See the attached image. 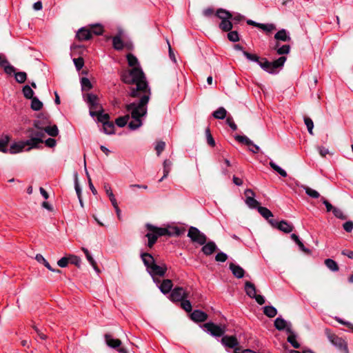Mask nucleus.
I'll list each match as a JSON object with an SVG mask.
<instances>
[{
    "label": "nucleus",
    "mask_w": 353,
    "mask_h": 353,
    "mask_svg": "<svg viewBox=\"0 0 353 353\" xmlns=\"http://www.w3.org/2000/svg\"><path fill=\"white\" fill-rule=\"evenodd\" d=\"M150 92L139 93L140 99L125 105L126 110L130 113L132 120L128 123V128L135 130L140 128L143 123L141 119L145 117L148 112L147 105L150 99Z\"/></svg>",
    "instance_id": "1"
},
{
    "label": "nucleus",
    "mask_w": 353,
    "mask_h": 353,
    "mask_svg": "<svg viewBox=\"0 0 353 353\" xmlns=\"http://www.w3.org/2000/svg\"><path fill=\"white\" fill-rule=\"evenodd\" d=\"M122 81L128 84H136V88L131 90L130 95L132 97L139 96V93L150 92L144 73L140 67H134L129 72L123 73Z\"/></svg>",
    "instance_id": "2"
},
{
    "label": "nucleus",
    "mask_w": 353,
    "mask_h": 353,
    "mask_svg": "<svg viewBox=\"0 0 353 353\" xmlns=\"http://www.w3.org/2000/svg\"><path fill=\"white\" fill-rule=\"evenodd\" d=\"M243 54L249 61L256 62L263 70L270 74L275 73L276 69L282 68L287 60L285 57L281 56L276 60L270 62L266 58H260L256 54L249 53L247 51H243Z\"/></svg>",
    "instance_id": "3"
},
{
    "label": "nucleus",
    "mask_w": 353,
    "mask_h": 353,
    "mask_svg": "<svg viewBox=\"0 0 353 353\" xmlns=\"http://www.w3.org/2000/svg\"><path fill=\"white\" fill-rule=\"evenodd\" d=\"M148 232L145 236L148 239V246L152 248L156 243L158 237L162 236H179L181 234V230L177 227H173L170 229L165 228L156 227L150 223L146 224Z\"/></svg>",
    "instance_id": "4"
},
{
    "label": "nucleus",
    "mask_w": 353,
    "mask_h": 353,
    "mask_svg": "<svg viewBox=\"0 0 353 353\" xmlns=\"http://www.w3.org/2000/svg\"><path fill=\"white\" fill-rule=\"evenodd\" d=\"M141 258L146 267L148 272L153 277L156 276H163L168 270L165 264L157 265L154 257L149 253L141 252Z\"/></svg>",
    "instance_id": "5"
},
{
    "label": "nucleus",
    "mask_w": 353,
    "mask_h": 353,
    "mask_svg": "<svg viewBox=\"0 0 353 353\" xmlns=\"http://www.w3.org/2000/svg\"><path fill=\"white\" fill-rule=\"evenodd\" d=\"M216 16L221 20L219 23V28L223 32H229L233 28L231 21L232 13L225 9L219 8L216 12Z\"/></svg>",
    "instance_id": "6"
},
{
    "label": "nucleus",
    "mask_w": 353,
    "mask_h": 353,
    "mask_svg": "<svg viewBox=\"0 0 353 353\" xmlns=\"http://www.w3.org/2000/svg\"><path fill=\"white\" fill-rule=\"evenodd\" d=\"M325 334L327 337L330 342L340 350L347 352V347L345 341L341 337H339L336 334L331 332L330 330L326 328L325 330Z\"/></svg>",
    "instance_id": "7"
},
{
    "label": "nucleus",
    "mask_w": 353,
    "mask_h": 353,
    "mask_svg": "<svg viewBox=\"0 0 353 353\" xmlns=\"http://www.w3.org/2000/svg\"><path fill=\"white\" fill-rule=\"evenodd\" d=\"M188 236L191 239L192 242L197 243L201 245H204L207 241L206 236L198 228L193 226H191L189 228Z\"/></svg>",
    "instance_id": "8"
},
{
    "label": "nucleus",
    "mask_w": 353,
    "mask_h": 353,
    "mask_svg": "<svg viewBox=\"0 0 353 353\" xmlns=\"http://www.w3.org/2000/svg\"><path fill=\"white\" fill-rule=\"evenodd\" d=\"M203 327L206 330V331L210 333L212 336L219 337L224 334L225 332V326H220L216 325L212 322L205 323L203 325Z\"/></svg>",
    "instance_id": "9"
},
{
    "label": "nucleus",
    "mask_w": 353,
    "mask_h": 353,
    "mask_svg": "<svg viewBox=\"0 0 353 353\" xmlns=\"http://www.w3.org/2000/svg\"><path fill=\"white\" fill-rule=\"evenodd\" d=\"M84 101L88 103L90 110H98L102 108L99 103L98 97L92 93L83 94Z\"/></svg>",
    "instance_id": "10"
},
{
    "label": "nucleus",
    "mask_w": 353,
    "mask_h": 353,
    "mask_svg": "<svg viewBox=\"0 0 353 353\" xmlns=\"http://www.w3.org/2000/svg\"><path fill=\"white\" fill-rule=\"evenodd\" d=\"M170 299L174 302L183 301L188 297V294L181 287H176L172 290L170 295Z\"/></svg>",
    "instance_id": "11"
},
{
    "label": "nucleus",
    "mask_w": 353,
    "mask_h": 353,
    "mask_svg": "<svg viewBox=\"0 0 353 353\" xmlns=\"http://www.w3.org/2000/svg\"><path fill=\"white\" fill-rule=\"evenodd\" d=\"M245 203L250 208H257L259 207V202L254 199L255 193L251 189L245 190Z\"/></svg>",
    "instance_id": "12"
},
{
    "label": "nucleus",
    "mask_w": 353,
    "mask_h": 353,
    "mask_svg": "<svg viewBox=\"0 0 353 353\" xmlns=\"http://www.w3.org/2000/svg\"><path fill=\"white\" fill-rule=\"evenodd\" d=\"M269 223L274 228H278L279 230L285 232V233H290L291 232L294 227L293 225H290L285 221H276L275 220H270Z\"/></svg>",
    "instance_id": "13"
},
{
    "label": "nucleus",
    "mask_w": 353,
    "mask_h": 353,
    "mask_svg": "<svg viewBox=\"0 0 353 353\" xmlns=\"http://www.w3.org/2000/svg\"><path fill=\"white\" fill-rule=\"evenodd\" d=\"M235 139L246 145L248 146H253L255 148V150H254L252 148H249L250 151L252 152L253 153H257L259 151V147L255 144L253 143V142L248 139L246 136H241V135H236Z\"/></svg>",
    "instance_id": "14"
},
{
    "label": "nucleus",
    "mask_w": 353,
    "mask_h": 353,
    "mask_svg": "<svg viewBox=\"0 0 353 353\" xmlns=\"http://www.w3.org/2000/svg\"><path fill=\"white\" fill-rule=\"evenodd\" d=\"M222 344L228 347L234 348L239 345L237 339L234 336H224L221 339Z\"/></svg>",
    "instance_id": "15"
},
{
    "label": "nucleus",
    "mask_w": 353,
    "mask_h": 353,
    "mask_svg": "<svg viewBox=\"0 0 353 353\" xmlns=\"http://www.w3.org/2000/svg\"><path fill=\"white\" fill-rule=\"evenodd\" d=\"M112 45L113 48L117 50H121L124 47L128 48V49H131L132 48L131 43L125 44L119 36H115L112 38Z\"/></svg>",
    "instance_id": "16"
},
{
    "label": "nucleus",
    "mask_w": 353,
    "mask_h": 353,
    "mask_svg": "<svg viewBox=\"0 0 353 353\" xmlns=\"http://www.w3.org/2000/svg\"><path fill=\"white\" fill-rule=\"evenodd\" d=\"M190 317L195 322H204L208 319V314L201 310H196L191 313Z\"/></svg>",
    "instance_id": "17"
},
{
    "label": "nucleus",
    "mask_w": 353,
    "mask_h": 353,
    "mask_svg": "<svg viewBox=\"0 0 353 353\" xmlns=\"http://www.w3.org/2000/svg\"><path fill=\"white\" fill-rule=\"evenodd\" d=\"M24 142L25 146H28L27 150H30L32 148H39L40 145L43 143V139L39 137H30V139L26 140Z\"/></svg>",
    "instance_id": "18"
},
{
    "label": "nucleus",
    "mask_w": 353,
    "mask_h": 353,
    "mask_svg": "<svg viewBox=\"0 0 353 353\" xmlns=\"http://www.w3.org/2000/svg\"><path fill=\"white\" fill-rule=\"evenodd\" d=\"M76 37L81 41L89 40L92 37L91 31L90 29L83 27L78 30Z\"/></svg>",
    "instance_id": "19"
},
{
    "label": "nucleus",
    "mask_w": 353,
    "mask_h": 353,
    "mask_svg": "<svg viewBox=\"0 0 353 353\" xmlns=\"http://www.w3.org/2000/svg\"><path fill=\"white\" fill-rule=\"evenodd\" d=\"M229 268L236 278L241 279L244 276L245 271L240 265L231 263Z\"/></svg>",
    "instance_id": "20"
},
{
    "label": "nucleus",
    "mask_w": 353,
    "mask_h": 353,
    "mask_svg": "<svg viewBox=\"0 0 353 353\" xmlns=\"http://www.w3.org/2000/svg\"><path fill=\"white\" fill-rule=\"evenodd\" d=\"M203 245L202 252L207 256L212 254L217 250V246L213 241H209Z\"/></svg>",
    "instance_id": "21"
},
{
    "label": "nucleus",
    "mask_w": 353,
    "mask_h": 353,
    "mask_svg": "<svg viewBox=\"0 0 353 353\" xmlns=\"http://www.w3.org/2000/svg\"><path fill=\"white\" fill-rule=\"evenodd\" d=\"M274 39L276 41H290L291 37L290 36V33L285 29H281L279 30L275 34H274Z\"/></svg>",
    "instance_id": "22"
},
{
    "label": "nucleus",
    "mask_w": 353,
    "mask_h": 353,
    "mask_svg": "<svg viewBox=\"0 0 353 353\" xmlns=\"http://www.w3.org/2000/svg\"><path fill=\"white\" fill-rule=\"evenodd\" d=\"M105 339L106 344L112 348L119 347L121 344V341L119 339H113L109 334H105Z\"/></svg>",
    "instance_id": "23"
},
{
    "label": "nucleus",
    "mask_w": 353,
    "mask_h": 353,
    "mask_svg": "<svg viewBox=\"0 0 353 353\" xmlns=\"http://www.w3.org/2000/svg\"><path fill=\"white\" fill-rule=\"evenodd\" d=\"M26 146L23 141H19L12 144L8 149V152L10 154H16L23 151Z\"/></svg>",
    "instance_id": "24"
},
{
    "label": "nucleus",
    "mask_w": 353,
    "mask_h": 353,
    "mask_svg": "<svg viewBox=\"0 0 353 353\" xmlns=\"http://www.w3.org/2000/svg\"><path fill=\"white\" fill-rule=\"evenodd\" d=\"M172 286V281L170 279H164L159 285V289L162 293L165 294L170 292Z\"/></svg>",
    "instance_id": "25"
},
{
    "label": "nucleus",
    "mask_w": 353,
    "mask_h": 353,
    "mask_svg": "<svg viewBox=\"0 0 353 353\" xmlns=\"http://www.w3.org/2000/svg\"><path fill=\"white\" fill-rule=\"evenodd\" d=\"M82 251L84 252L85 256H86V259L88 261V262L90 263V264L92 266V268H94V270L97 272H100V270L97 265V263L95 261V260L93 259V257L92 256V255L90 254L89 250L85 248H82Z\"/></svg>",
    "instance_id": "26"
},
{
    "label": "nucleus",
    "mask_w": 353,
    "mask_h": 353,
    "mask_svg": "<svg viewBox=\"0 0 353 353\" xmlns=\"http://www.w3.org/2000/svg\"><path fill=\"white\" fill-rule=\"evenodd\" d=\"M245 291L246 294L250 298H254L256 294L254 285L250 281H246L245 283Z\"/></svg>",
    "instance_id": "27"
},
{
    "label": "nucleus",
    "mask_w": 353,
    "mask_h": 353,
    "mask_svg": "<svg viewBox=\"0 0 353 353\" xmlns=\"http://www.w3.org/2000/svg\"><path fill=\"white\" fill-rule=\"evenodd\" d=\"M35 259L39 262V263H43L45 267H46L49 270L52 271V272H58V273H60L61 272V270H55V269H53L50 263L45 259V258L41 254H37L35 256Z\"/></svg>",
    "instance_id": "28"
},
{
    "label": "nucleus",
    "mask_w": 353,
    "mask_h": 353,
    "mask_svg": "<svg viewBox=\"0 0 353 353\" xmlns=\"http://www.w3.org/2000/svg\"><path fill=\"white\" fill-rule=\"evenodd\" d=\"M287 332L290 334L288 336V341L292 345V346L296 349L300 347V344L297 342L296 338V336L292 332L290 327H287Z\"/></svg>",
    "instance_id": "29"
},
{
    "label": "nucleus",
    "mask_w": 353,
    "mask_h": 353,
    "mask_svg": "<svg viewBox=\"0 0 353 353\" xmlns=\"http://www.w3.org/2000/svg\"><path fill=\"white\" fill-rule=\"evenodd\" d=\"M300 187L305 191V193L310 197L313 199H318L320 197V194L316 190L305 185H301Z\"/></svg>",
    "instance_id": "30"
},
{
    "label": "nucleus",
    "mask_w": 353,
    "mask_h": 353,
    "mask_svg": "<svg viewBox=\"0 0 353 353\" xmlns=\"http://www.w3.org/2000/svg\"><path fill=\"white\" fill-rule=\"evenodd\" d=\"M172 162L170 160L165 159L163 162V176L159 180L161 182L165 178H166L170 172L172 167Z\"/></svg>",
    "instance_id": "31"
},
{
    "label": "nucleus",
    "mask_w": 353,
    "mask_h": 353,
    "mask_svg": "<svg viewBox=\"0 0 353 353\" xmlns=\"http://www.w3.org/2000/svg\"><path fill=\"white\" fill-rule=\"evenodd\" d=\"M258 212L260 214L268 221L270 220V218L273 216L272 212L265 207H258Z\"/></svg>",
    "instance_id": "32"
},
{
    "label": "nucleus",
    "mask_w": 353,
    "mask_h": 353,
    "mask_svg": "<svg viewBox=\"0 0 353 353\" xmlns=\"http://www.w3.org/2000/svg\"><path fill=\"white\" fill-rule=\"evenodd\" d=\"M0 66L3 67L4 71L8 74H12L15 72L14 68L10 65L7 59H4L3 61L0 63Z\"/></svg>",
    "instance_id": "33"
},
{
    "label": "nucleus",
    "mask_w": 353,
    "mask_h": 353,
    "mask_svg": "<svg viewBox=\"0 0 353 353\" xmlns=\"http://www.w3.org/2000/svg\"><path fill=\"white\" fill-rule=\"evenodd\" d=\"M10 138L8 135H6L0 139V151L4 153L8 152L7 145L9 143Z\"/></svg>",
    "instance_id": "34"
},
{
    "label": "nucleus",
    "mask_w": 353,
    "mask_h": 353,
    "mask_svg": "<svg viewBox=\"0 0 353 353\" xmlns=\"http://www.w3.org/2000/svg\"><path fill=\"white\" fill-rule=\"evenodd\" d=\"M263 313L270 318H273L277 314V310L273 306H265Z\"/></svg>",
    "instance_id": "35"
},
{
    "label": "nucleus",
    "mask_w": 353,
    "mask_h": 353,
    "mask_svg": "<svg viewBox=\"0 0 353 353\" xmlns=\"http://www.w3.org/2000/svg\"><path fill=\"white\" fill-rule=\"evenodd\" d=\"M227 111L226 110L223 108L220 107L216 110H215L212 115L215 119H223L226 117Z\"/></svg>",
    "instance_id": "36"
},
{
    "label": "nucleus",
    "mask_w": 353,
    "mask_h": 353,
    "mask_svg": "<svg viewBox=\"0 0 353 353\" xmlns=\"http://www.w3.org/2000/svg\"><path fill=\"white\" fill-rule=\"evenodd\" d=\"M81 85L83 92L88 91L92 88V84L86 77H82L81 79Z\"/></svg>",
    "instance_id": "37"
},
{
    "label": "nucleus",
    "mask_w": 353,
    "mask_h": 353,
    "mask_svg": "<svg viewBox=\"0 0 353 353\" xmlns=\"http://www.w3.org/2000/svg\"><path fill=\"white\" fill-rule=\"evenodd\" d=\"M114 128H115L114 124L110 121H109L106 123H104V125H103V132H104V133H105L107 134H114Z\"/></svg>",
    "instance_id": "38"
},
{
    "label": "nucleus",
    "mask_w": 353,
    "mask_h": 353,
    "mask_svg": "<svg viewBox=\"0 0 353 353\" xmlns=\"http://www.w3.org/2000/svg\"><path fill=\"white\" fill-rule=\"evenodd\" d=\"M274 326L278 330H283L287 326V322L281 317H278L274 321Z\"/></svg>",
    "instance_id": "39"
},
{
    "label": "nucleus",
    "mask_w": 353,
    "mask_h": 353,
    "mask_svg": "<svg viewBox=\"0 0 353 353\" xmlns=\"http://www.w3.org/2000/svg\"><path fill=\"white\" fill-rule=\"evenodd\" d=\"M270 166L276 172H278L281 176L286 177L287 176V172L285 170L282 169L281 167H279L278 165H276L274 161H271L270 162Z\"/></svg>",
    "instance_id": "40"
},
{
    "label": "nucleus",
    "mask_w": 353,
    "mask_h": 353,
    "mask_svg": "<svg viewBox=\"0 0 353 353\" xmlns=\"http://www.w3.org/2000/svg\"><path fill=\"white\" fill-rule=\"evenodd\" d=\"M31 101V108L33 110L38 111L40 110L43 107V103L40 101L37 98L33 97Z\"/></svg>",
    "instance_id": "41"
},
{
    "label": "nucleus",
    "mask_w": 353,
    "mask_h": 353,
    "mask_svg": "<svg viewBox=\"0 0 353 353\" xmlns=\"http://www.w3.org/2000/svg\"><path fill=\"white\" fill-rule=\"evenodd\" d=\"M45 132L51 137H56L59 134V130L56 125L48 126L44 129Z\"/></svg>",
    "instance_id": "42"
},
{
    "label": "nucleus",
    "mask_w": 353,
    "mask_h": 353,
    "mask_svg": "<svg viewBox=\"0 0 353 353\" xmlns=\"http://www.w3.org/2000/svg\"><path fill=\"white\" fill-rule=\"evenodd\" d=\"M325 265L332 271L336 272L339 270L337 263L331 259H327L325 261Z\"/></svg>",
    "instance_id": "43"
},
{
    "label": "nucleus",
    "mask_w": 353,
    "mask_h": 353,
    "mask_svg": "<svg viewBox=\"0 0 353 353\" xmlns=\"http://www.w3.org/2000/svg\"><path fill=\"white\" fill-rule=\"evenodd\" d=\"M109 119L110 115L108 114L103 113V108H101V112L97 119L98 121L104 125V123L109 122Z\"/></svg>",
    "instance_id": "44"
},
{
    "label": "nucleus",
    "mask_w": 353,
    "mask_h": 353,
    "mask_svg": "<svg viewBox=\"0 0 353 353\" xmlns=\"http://www.w3.org/2000/svg\"><path fill=\"white\" fill-rule=\"evenodd\" d=\"M129 119H130V114H127L123 117H120L117 118L115 121V123L119 127L122 128V127H124L127 124Z\"/></svg>",
    "instance_id": "45"
},
{
    "label": "nucleus",
    "mask_w": 353,
    "mask_h": 353,
    "mask_svg": "<svg viewBox=\"0 0 353 353\" xmlns=\"http://www.w3.org/2000/svg\"><path fill=\"white\" fill-rule=\"evenodd\" d=\"M22 92H23V94L24 97L26 99H32L34 97H33L34 96V91L28 85H25L23 88Z\"/></svg>",
    "instance_id": "46"
},
{
    "label": "nucleus",
    "mask_w": 353,
    "mask_h": 353,
    "mask_svg": "<svg viewBox=\"0 0 353 353\" xmlns=\"http://www.w3.org/2000/svg\"><path fill=\"white\" fill-rule=\"evenodd\" d=\"M15 79L19 83H23L27 79V74L25 72H18L14 73Z\"/></svg>",
    "instance_id": "47"
},
{
    "label": "nucleus",
    "mask_w": 353,
    "mask_h": 353,
    "mask_svg": "<svg viewBox=\"0 0 353 353\" xmlns=\"http://www.w3.org/2000/svg\"><path fill=\"white\" fill-rule=\"evenodd\" d=\"M259 28L266 32H270L276 29V26L273 23H260Z\"/></svg>",
    "instance_id": "48"
},
{
    "label": "nucleus",
    "mask_w": 353,
    "mask_h": 353,
    "mask_svg": "<svg viewBox=\"0 0 353 353\" xmlns=\"http://www.w3.org/2000/svg\"><path fill=\"white\" fill-rule=\"evenodd\" d=\"M304 123H305V125L307 126L308 132L311 135H313L314 123H313L312 120L307 117H304Z\"/></svg>",
    "instance_id": "49"
},
{
    "label": "nucleus",
    "mask_w": 353,
    "mask_h": 353,
    "mask_svg": "<svg viewBox=\"0 0 353 353\" xmlns=\"http://www.w3.org/2000/svg\"><path fill=\"white\" fill-rule=\"evenodd\" d=\"M228 39L232 42H236L239 41V35L238 32L236 30L232 31L231 30L228 33Z\"/></svg>",
    "instance_id": "50"
},
{
    "label": "nucleus",
    "mask_w": 353,
    "mask_h": 353,
    "mask_svg": "<svg viewBox=\"0 0 353 353\" xmlns=\"http://www.w3.org/2000/svg\"><path fill=\"white\" fill-rule=\"evenodd\" d=\"M127 60L128 65L131 67H137V65H138V59L135 56H134L132 54H128L127 55Z\"/></svg>",
    "instance_id": "51"
},
{
    "label": "nucleus",
    "mask_w": 353,
    "mask_h": 353,
    "mask_svg": "<svg viewBox=\"0 0 353 353\" xmlns=\"http://www.w3.org/2000/svg\"><path fill=\"white\" fill-rule=\"evenodd\" d=\"M68 259H69L70 263L73 264L78 268L80 267L81 260L79 256H77L76 255H69Z\"/></svg>",
    "instance_id": "52"
},
{
    "label": "nucleus",
    "mask_w": 353,
    "mask_h": 353,
    "mask_svg": "<svg viewBox=\"0 0 353 353\" xmlns=\"http://www.w3.org/2000/svg\"><path fill=\"white\" fill-rule=\"evenodd\" d=\"M91 34L93 33L96 35H101L103 32V28L101 25L96 24L91 26Z\"/></svg>",
    "instance_id": "53"
},
{
    "label": "nucleus",
    "mask_w": 353,
    "mask_h": 353,
    "mask_svg": "<svg viewBox=\"0 0 353 353\" xmlns=\"http://www.w3.org/2000/svg\"><path fill=\"white\" fill-rule=\"evenodd\" d=\"M74 188L78 196V199L81 197V190L79 184L78 174L77 172L74 174Z\"/></svg>",
    "instance_id": "54"
},
{
    "label": "nucleus",
    "mask_w": 353,
    "mask_h": 353,
    "mask_svg": "<svg viewBox=\"0 0 353 353\" xmlns=\"http://www.w3.org/2000/svg\"><path fill=\"white\" fill-rule=\"evenodd\" d=\"M332 213L336 218L339 219L345 220L347 219V216L343 214V211L338 208L335 207L332 211Z\"/></svg>",
    "instance_id": "55"
},
{
    "label": "nucleus",
    "mask_w": 353,
    "mask_h": 353,
    "mask_svg": "<svg viewBox=\"0 0 353 353\" xmlns=\"http://www.w3.org/2000/svg\"><path fill=\"white\" fill-rule=\"evenodd\" d=\"M181 306L185 311L188 312H190L192 310L191 303L186 299H183V301H181Z\"/></svg>",
    "instance_id": "56"
},
{
    "label": "nucleus",
    "mask_w": 353,
    "mask_h": 353,
    "mask_svg": "<svg viewBox=\"0 0 353 353\" xmlns=\"http://www.w3.org/2000/svg\"><path fill=\"white\" fill-rule=\"evenodd\" d=\"M165 148V143L164 141H158L155 146V150L157 151V154L158 157L160 156L161 152L164 150Z\"/></svg>",
    "instance_id": "57"
},
{
    "label": "nucleus",
    "mask_w": 353,
    "mask_h": 353,
    "mask_svg": "<svg viewBox=\"0 0 353 353\" xmlns=\"http://www.w3.org/2000/svg\"><path fill=\"white\" fill-rule=\"evenodd\" d=\"M290 45H283L279 49L277 50V54L279 55L288 54L290 52Z\"/></svg>",
    "instance_id": "58"
},
{
    "label": "nucleus",
    "mask_w": 353,
    "mask_h": 353,
    "mask_svg": "<svg viewBox=\"0 0 353 353\" xmlns=\"http://www.w3.org/2000/svg\"><path fill=\"white\" fill-rule=\"evenodd\" d=\"M73 61L77 70H80L84 65L83 59L81 57L74 59Z\"/></svg>",
    "instance_id": "59"
},
{
    "label": "nucleus",
    "mask_w": 353,
    "mask_h": 353,
    "mask_svg": "<svg viewBox=\"0 0 353 353\" xmlns=\"http://www.w3.org/2000/svg\"><path fill=\"white\" fill-rule=\"evenodd\" d=\"M227 259L228 255L223 252H218L215 256V260L218 262H225Z\"/></svg>",
    "instance_id": "60"
},
{
    "label": "nucleus",
    "mask_w": 353,
    "mask_h": 353,
    "mask_svg": "<svg viewBox=\"0 0 353 353\" xmlns=\"http://www.w3.org/2000/svg\"><path fill=\"white\" fill-rule=\"evenodd\" d=\"M244 17L239 13H234V14L232 13L231 21L234 23H238L242 20H243Z\"/></svg>",
    "instance_id": "61"
},
{
    "label": "nucleus",
    "mask_w": 353,
    "mask_h": 353,
    "mask_svg": "<svg viewBox=\"0 0 353 353\" xmlns=\"http://www.w3.org/2000/svg\"><path fill=\"white\" fill-rule=\"evenodd\" d=\"M70 263L68 256L62 257L57 261V265L61 268H65Z\"/></svg>",
    "instance_id": "62"
},
{
    "label": "nucleus",
    "mask_w": 353,
    "mask_h": 353,
    "mask_svg": "<svg viewBox=\"0 0 353 353\" xmlns=\"http://www.w3.org/2000/svg\"><path fill=\"white\" fill-rule=\"evenodd\" d=\"M29 132H30V137H39L42 139V138L44 137V133L42 131H36L33 129H30L29 130Z\"/></svg>",
    "instance_id": "63"
},
{
    "label": "nucleus",
    "mask_w": 353,
    "mask_h": 353,
    "mask_svg": "<svg viewBox=\"0 0 353 353\" xmlns=\"http://www.w3.org/2000/svg\"><path fill=\"white\" fill-rule=\"evenodd\" d=\"M343 229L347 232H351L353 230V221H346L345 223H343Z\"/></svg>",
    "instance_id": "64"
}]
</instances>
